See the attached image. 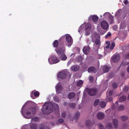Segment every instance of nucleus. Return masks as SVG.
I'll use <instances>...</instances> for the list:
<instances>
[{
    "label": "nucleus",
    "instance_id": "nucleus-11",
    "mask_svg": "<svg viewBox=\"0 0 129 129\" xmlns=\"http://www.w3.org/2000/svg\"><path fill=\"white\" fill-rule=\"evenodd\" d=\"M88 71V72L92 73H95L96 72V68L93 66L89 67Z\"/></svg>",
    "mask_w": 129,
    "mask_h": 129
},
{
    "label": "nucleus",
    "instance_id": "nucleus-48",
    "mask_svg": "<svg viewBox=\"0 0 129 129\" xmlns=\"http://www.w3.org/2000/svg\"><path fill=\"white\" fill-rule=\"evenodd\" d=\"M58 121L59 123H62L63 122L64 120L63 119L60 118L58 119Z\"/></svg>",
    "mask_w": 129,
    "mask_h": 129
},
{
    "label": "nucleus",
    "instance_id": "nucleus-3",
    "mask_svg": "<svg viewBox=\"0 0 129 129\" xmlns=\"http://www.w3.org/2000/svg\"><path fill=\"white\" fill-rule=\"evenodd\" d=\"M37 110L36 107L28 108L27 111L25 113L24 117L28 119L30 118L33 115L35 114Z\"/></svg>",
    "mask_w": 129,
    "mask_h": 129
},
{
    "label": "nucleus",
    "instance_id": "nucleus-41",
    "mask_svg": "<svg viewBox=\"0 0 129 129\" xmlns=\"http://www.w3.org/2000/svg\"><path fill=\"white\" fill-rule=\"evenodd\" d=\"M61 116L62 117L65 118L66 117V112L63 111L61 114Z\"/></svg>",
    "mask_w": 129,
    "mask_h": 129
},
{
    "label": "nucleus",
    "instance_id": "nucleus-37",
    "mask_svg": "<svg viewBox=\"0 0 129 129\" xmlns=\"http://www.w3.org/2000/svg\"><path fill=\"white\" fill-rule=\"evenodd\" d=\"M98 125L99 126V129H104V126L101 123H100L98 124Z\"/></svg>",
    "mask_w": 129,
    "mask_h": 129
},
{
    "label": "nucleus",
    "instance_id": "nucleus-27",
    "mask_svg": "<svg viewBox=\"0 0 129 129\" xmlns=\"http://www.w3.org/2000/svg\"><path fill=\"white\" fill-rule=\"evenodd\" d=\"M126 99V97L124 95L121 96L119 100L120 102L124 101Z\"/></svg>",
    "mask_w": 129,
    "mask_h": 129
},
{
    "label": "nucleus",
    "instance_id": "nucleus-26",
    "mask_svg": "<svg viewBox=\"0 0 129 129\" xmlns=\"http://www.w3.org/2000/svg\"><path fill=\"white\" fill-rule=\"evenodd\" d=\"M37 125L35 124H33L31 125L30 126V128L31 129H37Z\"/></svg>",
    "mask_w": 129,
    "mask_h": 129
},
{
    "label": "nucleus",
    "instance_id": "nucleus-45",
    "mask_svg": "<svg viewBox=\"0 0 129 129\" xmlns=\"http://www.w3.org/2000/svg\"><path fill=\"white\" fill-rule=\"evenodd\" d=\"M89 79L90 81H92L94 80V77L92 76H90Z\"/></svg>",
    "mask_w": 129,
    "mask_h": 129
},
{
    "label": "nucleus",
    "instance_id": "nucleus-51",
    "mask_svg": "<svg viewBox=\"0 0 129 129\" xmlns=\"http://www.w3.org/2000/svg\"><path fill=\"white\" fill-rule=\"evenodd\" d=\"M109 13L108 12H107L105 13L103 15V16L105 17H106L107 16V15L108 14H109Z\"/></svg>",
    "mask_w": 129,
    "mask_h": 129
},
{
    "label": "nucleus",
    "instance_id": "nucleus-38",
    "mask_svg": "<svg viewBox=\"0 0 129 129\" xmlns=\"http://www.w3.org/2000/svg\"><path fill=\"white\" fill-rule=\"evenodd\" d=\"M112 86L114 88H116L117 87V85L116 83H114L113 84Z\"/></svg>",
    "mask_w": 129,
    "mask_h": 129
},
{
    "label": "nucleus",
    "instance_id": "nucleus-62",
    "mask_svg": "<svg viewBox=\"0 0 129 129\" xmlns=\"http://www.w3.org/2000/svg\"><path fill=\"white\" fill-rule=\"evenodd\" d=\"M23 107L22 108V109H21V110H22V111H23Z\"/></svg>",
    "mask_w": 129,
    "mask_h": 129
},
{
    "label": "nucleus",
    "instance_id": "nucleus-24",
    "mask_svg": "<svg viewBox=\"0 0 129 129\" xmlns=\"http://www.w3.org/2000/svg\"><path fill=\"white\" fill-rule=\"evenodd\" d=\"M98 19V17L96 15H93L92 17V20L94 22H97Z\"/></svg>",
    "mask_w": 129,
    "mask_h": 129
},
{
    "label": "nucleus",
    "instance_id": "nucleus-61",
    "mask_svg": "<svg viewBox=\"0 0 129 129\" xmlns=\"http://www.w3.org/2000/svg\"><path fill=\"white\" fill-rule=\"evenodd\" d=\"M112 100V99L111 98H110V101H111Z\"/></svg>",
    "mask_w": 129,
    "mask_h": 129
},
{
    "label": "nucleus",
    "instance_id": "nucleus-59",
    "mask_svg": "<svg viewBox=\"0 0 129 129\" xmlns=\"http://www.w3.org/2000/svg\"><path fill=\"white\" fill-rule=\"evenodd\" d=\"M106 48H109V46H106Z\"/></svg>",
    "mask_w": 129,
    "mask_h": 129
},
{
    "label": "nucleus",
    "instance_id": "nucleus-16",
    "mask_svg": "<svg viewBox=\"0 0 129 129\" xmlns=\"http://www.w3.org/2000/svg\"><path fill=\"white\" fill-rule=\"evenodd\" d=\"M91 28V25L90 23H87L85 27V30L86 31H90Z\"/></svg>",
    "mask_w": 129,
    "mask_h": 129
},
{
    "label": "nucleus",
    "instance_id": "nucleus-30",
    "mask_svg": "<svg viewBox=\"0 0 129 129\" xmlns=\"http://www.w3.org/2000/svg\"><path fill=\"white\" fill-rule=\"evenodd\" d=\"M80 115V113L79 112H77L75 114V119L77 120L79 118Z\"/></svg>",
    "mask_w": 129,
    "mask_h": 129
},
{
    "label": "nucleus",
    "instance_id": "nucleus-57",
    "mask_svg": "<svg viewBox=\"0 0 129 129\" xmlns=\"http://www.w3.org/2000/svg\"><path fill=\"white\" fill-rule=\"evenodd\" d=\"M106 44L108 45H110V42L109 41H108L106 42Z\"/></svg>",
    "mask_w": 129,
    "mask_h": 129
},
{
    "label": "nucleus",
    "instance_id": "nucleus-55",
    "mask_svg": "<svg viewBox=\"0 0 129 129\" xmlns=\"http://www.w3.org/2000/svg\"><path fill=\"white\" fill-rule=\"evenodd\" d=\"M128 126H127V125L126 124H125L124 125V128L125 127H128Z\"/></svg>",
    "mask_w": 129,
    "mask_h": 129
},
{
    "label": "nucleus",
    "instance_id": "nucleus-21",
    "mask_svg": "<svg viewBox=\"0 0 129 129\" xmlns=\"http://www.w3.org/2000/svg\"><path fill=\"white\" fill-rule=\"evenodd\" d=\"M110 69V68L107 66H105L104 67L103 71L104 72H108Z\"/></svg>",
    "mask_w": 129,
    "mask_h": 129
},
{
    "label": "nucleus",
    "instance_id": "nucleus-2",
    "mask_svg": "<svg viewBox=\"0 0 129 129\" xmlns=\"http://www.w3.org/2000/svg\"><path fill=\"white\" fill-rule=\"evenodd\" d=\"M71 76V74L67 70H65L59 72L57 74V77L58 78L64 79L66 77L69 78Z\"/></svg>",
    "mask_w": 129,
    "mask_h": 129
},
{
    "label": "nucleus",
    "instance_id": "nucleus-49",
    "mask_svg": "<svg viewBox=\"0 0 129 129\" xmlns=\"http://www.w3.org/2000/svg\"><path fill=\"white\" fill-rule=\"evenodd\" d=\"M128 89V87L127 86H126L124 88V90L125 91H127Z\"/></svg>",
    "mask_w": 129,
    "mask_h": 129
},
{
    "label": "nucleus",
    "instance_id": "nucleus-20",
    "mask_svg": "<svg viewBox=\"0 0 129 129\" xmlns=\"http://www.w3.org/2000/svg\"><path fill=\"white\" fill-rule=\"evenodd\" d=\"M67 56L64 53L62 54L60 56V58L62 60H65L67 59Z\"/></svg>",
    "mask_w": 129,
    "mask_h": 129
},
{
    "label": "nucleus",
    "instance_id": "nucleus-46",
    "mask_svg": "<svg viewBox=\"0 0 129 129\" xmlns=\"http://www.w3.org/2000/svg\"><path fill=\"white\" fill-rule=\"evenodd\" d=\"M95 43L96 45H99L100 43V41L99 40L97 39L95 40Z\"/></svg>",
    "mask_w": 129,
    "mask_h": 129
},
{
    "label": "nucleus",
    "instance_id": "nucleus-43",
    "mask_svg": "<svg viewBox=\"0 0 129 129\" xmlns=\"http://www.w3.org/2000/svg\"><path fill=\"white\" fill-rule=\"evenodd\" d=\"M39 129H45L44 125L42 124L40 125L39 126Z\"/></svg>",
    "mask_w": 129,
    "mask_h": 129
},
{
    "label": "nucleus",
    "instance_id": "nucleus-35",
    "mask_svg": "<svg viewBox=\"0 0 129 129\" xmlns=\"http://www.w3.org/2000/svg\"><path fill=\"white\" fill-rule=\"evenodd\" d=\"M120 10H119L117 11L115 15L116 16L119 17V16L120 15Z\"/></svg>",
    "mask_w": 129,
    "mask_h": 129
},
{
    "label": "nucleus",
    "instance_id": "nucleus-64",
    "mask_svg": "<svg viewBox=\"0 0 129 129\" xmlns=\"http://www.w3.org/2000/svg\"><path fill=\"white\" fill-rule=\"evenodd\" d=\"M129 64L128 63H127L126 64V65H127V64Z\"/></svg>",
    "mask_w": 129,
    "mask_h": 129
},
{
    "label": "nucleus",
    "instance_id": "nucleus-47",
    "mask_svg": "<svg viewBox=\"0 0 129 129\" xmlns=\"http://www.w3.org/2000/svg\"><path fill=\"white\" fill-rule=\"evenodd\" d=\"M90 34V31H85V35L87 36L89 35Z\"/></svg>",
    "mask_w": 129,
    "mask_h": 129
},
{
    "label": "nucleus",
    "instance_id": "nucleus-5",
    "mask_svg": "<svg viewBox=\"0 0 129 129\" xmlns=\"http://www.w3.org/2000/svg\"><path fill=\"white\" fill-rule=\"evenodd\" d=\"M98 89L95 88L90 89L87 91L88 94L90 96H94L97 93Z\"/></svg>",
    "mask_w": 129,
    "mask_h": 129
},
{
    "label": "nucleus",
    "instance_id": "nucleus-1",
    "mask_svg": "<svg viewBox=\"0 0 129 129\" xmlns=\"http://www.w3.org/2000/svg\"><path fill=\"white\" fill-rule=\"evenodd\" d=\"M55 106H57V105L51 102L45 103L42 107V111L43 113L48 115L53 110Z\"/></svg>",
    "mask_w": 129,
    "mask_h": 129
},
{
    "label": "nucleus",
    "instance_id": "nucleus-7",
    "mask_svg": "<svg viewBox=\"0 0 129 129\" xmlns=\"http://www.w3.org/2000/svg\"><path fill=\"white\" fill-rule=\"evenodd\" d=\"M55 88L57 93L59 94L61 93V90H62V87L60 83H58L57 84Z\"/></svg>",
    "mask_w": 129,
    "mask_h": 129
},
{
    "label": "nucleus",
    "instance_id": "nucleus-32",
    "mask_svg": "<svg viewBox=\"0 0 129 129\" xmlns=\"http://www.w3.org/2000/svg\"><path fill=\"white\" fill-rule=\"evenodd\" d=\"M39 118L37 117H36L33 118L31 119V120L34 122H36L39 120Z\"/></svg>",
    "mask_w": 129,
    "mask_h": 129
},
{
    "label": "nucleus",
    "instance_id": "nucleus-60",
    "mask_svg": "<svg viewBox=\"0 0 129 129\" xmlns=\"http://www.w3.org/2000/svg\"><path fill=\"white\" fill-rule=\"evenodd\" d=\"M127 99L128 100H129V94L128 95Z\"/></svg>",
    "mask_w": 129,
    "mask_h": 129
},
{
    "label": "nucleus",
    "instance_id": "nucleus-42",
    "mask_svg": "<svg viewBox=\"0 0 129 129\" xmlns=\"http://www.w3.org/2000/svg\"><path fill=\"white\" fill-rule=\"evenodd\" d=\"M111 33L110 32H108L107 34L105 35V37L106 38H107L109 36H111Z\"/></svg>",
    "mask_w": 129,
    "mask_h": 129
},
{
    "label": "nucleus",
    "instance_id": "nucleus-36",
    "mask_svg": "<svg viewBox=\"0 0 129 129\" xmlns=\"http://www.w3.org/2000/svg\"><path fill=\"white\" fill-rule=\"evenodd\" d=\"M70 107L72 108H74L75 106V103H71L70 104Z\"/></svg>",
    "mask_w": 129,
    "mask_h": 129
},
{
    "label": "nucleus",
    "instance_id": "nucleus-10",
    "mask_svg": "<svg viewBox=\"0 0 129 129\" xmlns=\"http://www.w3.org/2000/svg\"><path fill=\"white\" fill-rule=\"evenodd\" d=\"M97 118L99 119H102L105 117V115L102 112H99L97 115Z\"/></svg>",
    "mask_w": 129,
    "mask_h": 129
},
{
    "label": "nucleus",
    "instance_id": "nucleus-40",
    "mask_svg": "<svg viewBox=\"0 0 129 129\" xmlns=\"http://www.w3.org/2000/svg\"><path fill=\"white\" fill-rule=\"evenodd\" d=\"M54 101L56 102H58L59 101L58 98L57 96H55L54 97Z\"/></svg>",
    "mask_w": 129,
    "mask_h": 129
},
{
    "label": "nucleus",
    "instance_id": "nucleus-9",
    "mask_svg": "<svg viewBox=\"0 0 129 129\" xmlns=\"http://www.w3.org/2000/svg\"><path fill=\"white\" fill-rule=\"evenodd\" d=\"M83 50L85 54H87L90 51V48L88 46H85L83 48Z\"/></svg>",
    "mask_w": 129,
    "mask_h": 129
},
{
    "label": "nucleus",
    "instance_id": "nucleus-15",
    "mask_svg": "<svg viewBox=\"0 0 129 129\" xmlns=\"http://www.w3.org/2000/svg\"><path fill=\"white\" fill-rule=\"evenodd\" d=\"M79 69V66L77 65H74L72 66L71 68V70L72 71L75 72L78 70Z\"/></svg>",
    "mask_w": 129,
    "mask_h": 129
},
{
    "label": "nucleus",
    "instance_id": "nucleus-19",
    "mask_svg": "<svg viewBox=\"0 0 129 129\" xmlns=\"http://www.w3.org/2000/svg\"><path fill=\"white\" fill-rule=\"evenodd\" d=\"M83 83V82L81 80L78 81L76 85L78 87H81Z\"/></svg>",
    "mask_w": 129,
    "mask_h": 129
},
{
    "label": "nucleus",
    "instance_id": "nucleus-39",
    "mask_svg": "<svg viewBox=\"0 0 129 129\" xmlns=\"http://www.w3.org/2000/svg\"><path fill=\"white\" fill-rule=\"evenodd\" d=\"M34 95L35 96H37L39 95V93L38 91H36L34 93Z\"/></svg>",
    "mask_w": 129,
    "mask_h": 129
},
{
    "label": "nucleus",
    "instance_id": "nucleus-58",
    "mask_svg": "<svg viewBox=\"0 0 129 129\" xmlns=\"http://www.w3.org/2000/svg\"><path fill=\"white\" fill-rule=\"evenodd\" d=\"M127 71L128 73H129V67L128 68H127Z\"/></svg>",
    "mask_w": 129,
    "mask_h": 129
},
{
    "label": "nucleus",
    "instance_id": "nucleus-4",
    "mask_svg": "<svg viewBox=\"0 0 129 129\" xmlns=\"http://www.w3.org/2000/svg\"><path fill=\"white\" fill-rule=\"evenodd\" d=\"M55 51L58 55L64 53L65 51V47L64 45H61L59 48H57L55 49Z\"/></svg>",
    "mask_w": 129,
    "mask_h": 129
},
{
    "label": "nucleus",
    "instance_id": "nucleus-14",
    "mask_svg": "<svg viewBox=\"0 0 129 129\" xmlns=\"http://www.w3.org/2000/svg\"><path fill=\"white\" fill-rule=\"evenodd\" d=\"M66 39L68 43H71L72 42H73V40L72 38L70 35L68 34L66 36Z\"/></svg>",
    "mask_w": 129,
    "mask_h": 129
},
{
    "label": "nucleus",
    "instance_id": "nucleus-18",
    "mask_svg": "<svg viewBox=\"0 0 129 129\" xmlns=\"http://www.w3.org/2000/svg\"><path fill=\"white\" fill-rule=\"evenodd\" d=\"M113 123L114 126L115 128H117L118 127V121L115 119H114L113 120Z\"/></svg>",
    "mask_w": 129,
    "mask_h": 129
},
{
    "label": "nucleus",
    "instance_id": "nucleus-44",
    "mask_svg": "<svg viewBox=\"0 0 129 129\" xmlns=\"http://www.w3.org/2000/svg\"><path fill=\"white\" fill-rule=\"evenodd\" d=\"M124 57L126 59H129V53L125 55Z\"/></svg>",
    "mask_w": 129,
    "mask_h": 129
},
{
    "label": "nucleus",
    "instance_id": "nucleus-17",
    "mask_svg": "<svg viewBox=\"0 0 129 129\" xmlns=\"http://www.w3.org/2000/svg\"><path fill=\"white\" fill-rule=\"evenodd\" d=\"M113 16L111 15L109 16L108 20L110 24H111L113 22Z\"/></svg>",
    "mask_w": 129,
    "mask_h": 129
},
{
    "label": "nucleus",
    "instance_id": "nucleus-63",
    "mask_svg": "<svg viewBox=\"0 0 129 129\" xmlns=\"http://www.w3.org/2000/svg\"><path fill=\"white\" fill-rule=\"evenodd\" d=\"M118 102H116V104H118Z\"/></svg>",
    "mask_w": 129,
    "mask_h": 129
},
{
    "label": "nucleus",
    "instance_id": "nucleus-22",
    "mask_svg": "<svg viewBox=\"0 0 129 129\" xmlns=\"http://www.w3.org/2000/svg\"><path fill=\"white\" fill-rule=\"evenodd\" d=\"M75 93L74 92H71L69 94L68 98L69 99H72L75 96Z\"/></svg>",
    "mask_w": 129,
    "mask_h": 129
},
{
    "label": "nucleus",
    "instance_id": "nucleus-53",
    "mask_svg": "<svg viewBox=\"0 0 129 129\" xmlns=\"http://www.w3.org/2000/svg\"><path fill=\"white\" fill-rule=\"evenodd\" d=\"M124 3L125 4H127L128 3L127 1V0H124Z\"/></svg>",
    "mask_w": 129,
    "mask_h": 129
},
{
    "label": "nucleus",
    "instance_id": "nucleus-25",
    "mask_svg": "<svg viewBox=\"0 0 129 129\" xmlns=\"http://www.w3.org/2000/svg\"><path fill=\"white\" fill-rule=\"evenodd\" d=\"M58 41L57 40H55L53 43V45L54 47H57L58 45Z\"/></svg>",
    "mask_w": 129,
    "mask_h": 129
},
{
    "label": "nucleus",
    "instance_id": "nucleus-12",
    "mask_svg": "<svg viewBox=\"0 0 129 129\" xmlns=\"http://www.w3.org/2000/svg\"><path fill=\"white\" fill-rule=\"evenodd\" d=\"M51 59L53 63H56L60 61L55 56H52L51 57Z\"/></svg>",
    "mask_w": 129,
    "mask_h": 129
},
{
    "label": "nucleus",
    "instance_id": "nucleus-23",
    "mask_svg": "<svg viewBox=\"0 0 129 129\" xmlns=\"http://www.w3.org/2000/svg\"><path fill=\"white\" fill-rule=\"evenodd\" d=\"M106 103L103 101H101L99 103V105L102 108H104L106 106Z\"/></svg>",
    "mask_w": 129,
    "mask_h": 129
},
{
    "label": "nucleus",
    "instance_id": "nucleus-28",
    "mask_svg": "<svg viewBox=\"0 0 129 129\" xmlns=\"http://www.w3.org/2000/svg\"><path fill=\"white\" fill-rule=\"evenodd\" d=\"M107 128L108 129H112L113 127L111 123H109L107 124Z\"/></svg>",
    "mask_w": 129,
    "mask_h": 129
},
{
    "label": "nucleus",
    "instance_id": "nucleus-8",
    "mask_svg": "<svg viewBox=\"0 0 129 129\" xmlns=\"http://www.w3.org/2000/svg\"><path fill=\"white\" fill-rule=\"evenodd\" d=\"M101 24L102 27L104 29H107L108 27V24L105 21H103L101 22Z\"/></svg>",
    "mask_w": 129,
    "mask_h": 129
},
{
    "label": "nucleus",
    "instance_id": "nucleus-34",
    "mask_svg": "<svg viewBox=\"0 0 129 129\" xmlns=\"http://www.w3.org/2000/svg\"><path fill=\"white\" fill-rule=\"evenodd\" d=\"M115 46V43L114 42L112 43L110 47V49L111 50L113 49Z\"/></svg>",
    "mask_w": 129,
    "mask_h": 129
},
{
    "label": "nucleus",
    "instance_id": "nucleus-56",
    "mask_svg": "<svg viewBox=\"0 0 129 129\" xmlns=\"http://www.w3.org/2000/svg\"><path fill=\"white\" fill-rule=\"evenodd\" d=\"M72 43H73V42H72V43H70V44L68 46V47H70V46H71V45L72 44Z\"/></svg>",
    "mask_w": 129,
    "mask_h": 129
},
{
    "label": "nucleus",
    "instance_id": "nucleus-50",
    "mask_svg": "<svg viewBox=\"0 0 129 129\" xmlns=\"http://www.w3.org/2000/svg\"><path fill=\"white\" fill-rule=\"evenodd\" d=\"M113 30H116L117 29V26L116 25H114L113 27Z\"/></svg>",
    "mask_w": 129,
    "mask_h": 129
},
{
    "label": "nucleus",
    "instance_id": "nucleus-31",
    "mask_svg": "<svg viewBox=\"0 0 129 129\" xmlns=\"http://www.w3.org/2000/svg\"><path fill=\"white\" fill-rule=\"evenodd\" d=\"M124 106L123 105H121L120 106L118 109V111H121L123 110L124 109Z\"/></svg>",
    "mask_w": 129,
    "mask_h": 129
},
{
    "label": "nucleus",
    "instance_id": "nucleus-54",
    "mask_svg": "<svg viewBox=\"0 0 129 129\" xmlns=\"http://www.w3.org/2000/svg\"><path fill=\"white\" fill-rule=\"evenodd\" d=\"M68 105V103L67 102H65L64 103V106H66Z\"/></svg>",
    "mask_w": 129,
    "mask_h": 129
},
{
    "label": "nucleus",
    "instance_id": "nucleus-33",
    "mask_svg": "<svg viewBox=\"0 0 129 129\" xmlns=\"http://www.w3.org/2000/svg\"><path fill=\"white\" fill-rule=\"evenodd\" d=\"M99 102V100L98 99H96L95 100L94 103V105L95 106H96L98 104Z\"/></svg>",
    "mask_w": 129,
    "mask_h": 129
},
{
    "label": "nucleus",
    "instance_id": "nucleus-6",
    "mask_svg": "<svg viewBox=\"0 0 129 129\" xmlns=\"http://www.w3.org/2000/svg\"><path fill=\"white\" fill-rule=\"evenodd\" d=\"M120 57L119 54L113 56L111 58L112 61L114 62H117L120 60Z\"/></svg>",
    "mask_w": 129,
    "mask_h": 129
},
{
    "label": "nucleus",
    "instance_id": "nucleus-52",
    "mask_svg": "<svg viewBox=\"0 0 129 129\" xmlns=\"http://www.w3.org/2000/svg\"><path fill=\"white\" fill-rule=\"evenodd\" d=\"M113 93V91L112 90H110L109 92V94L110 96L112 95Z\"/></svg>",
    "mask_w": 129,
    "mask_h": 129
},
{
    "label": "nucleus",
    "instance_id": "nucleus-29",
    "mask_svg": "<svg viewBox=\"0 0 129 129\" xmlns=\"http://www.w3.org/2000/svg\"><path fill=\"white\" fill-rule=\"evenodd\" d=\"M128 118L127 116H123L121 117V120L123 121H125Z\"/></svg>",
    "mask_w": 129,
    "mask_h": 129
},
{
    "label": "nucleus",
    "instance_id": "nucleus-13",
    "mask_svg": "<svg viewBox=\"0 0 129 129\" xmlns=\"http://www.w3.org/2000/svg\"><path fill=\"white\" fill-rule=\"evenodd\" d=\"M85 124L88 127H89V126L94 124V121L93 120H92V121L90 120H87Z\"/></svg>",
    "mask_w": 129,
    "mask_h": 129
}]
</instances>
